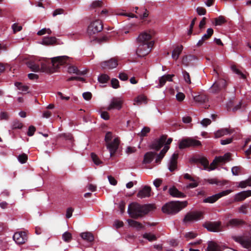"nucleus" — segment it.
<instances>
[{
	"mask_svg": "<svg viewBox=\"0 0 251 251\" xmlns=\"http://www.w3.org/2000/svg\"><path fill=\"white\" fill-rule=\"evenodd\" d=\"M197 12L199 15H204L206 13V10L202 7H198L197 8Z\"/></svg>",
	"mask_w": 251,
	"mask_h": 251,
	"instance_id": "0e129e2a",
	"label": "nucleus"
},
{
	"mask_svg": "<svg viewBox=\"0 0 251 251\" xmlns=\"http://www.w3.org/2000/svg\"><path fill=\"white\" fill-rule=\"evenodd\" d=\"M211 123V120L209 119L205 118L203 119L201 122V125L204 126L206 127L207 126L209 125Z\"/></svg>",
	"mask_w": 251,
	"mask_h": 251,
	"instance_id": "052dcab7",
	"label": "nucleus"
},
{
	"mask_svg": "<svg viewBox=\"0 0 251 251\" xmlns=\"http://www.w3.org/2000/svg\"><path fill=\"white\" fill-rule=\"evenodd\" d=\"M247 186H251V182L250 180L242 181L239 182L238 187L242 188H245Z\"/></svg>",
	"mask_w": 251,
	"mask_h": 251,
	"instance_id": "3c124183",
	"label": "nucleus"
},
{
	"mask_svg": "<svg viewBox=\"0 0 251 251\" xmlns=\"http://www.w3.org/2000/svg\"><path fill=\"white\" fill-rule=\"evenodd\" d=\"M152 35L151 33L147 32L141 33L137 38L138 44H154V41L151 39Z\"/></svg>",
	"mask_w": 251,
	"mask_h": 251,
	"instance_id": "ddd939ff",
	"label": "nucleus"
},
{
	"mask_svg": "<svg viewBox=\"0 0 251 251\" xmlns=\"http://www.w3.org/2000/svg\"><path fill=\"white\" fill-rule=\"evenodd\" d=\"M23 127V124L18 120H14L12 124V129H21Z\"/></svg>",
	"mask_w": 251,
	"mask_h": 251,
	"instance_id": "37998d69",
	"label": "nucleus"
},
{
	"mask_svg": "<svg viewBox=\"0 0 251 251\" xmlns=\"http://www.w3.org/2000/svg\"><path fill=\"white\" fill-rule=\"evenodd\" d=\"M56 39L54 37H45L41 42V44L44 45H51L55 43Z\"/></svg>",
	"mask_w": 251,
	"mask_h": 251,
	"instance_id": "c756f323",
	"label": "nucleus"
},
{
	"mask_svg": "<svg viewBox=\"0 0 251 251\" xmlns=\"http://www.w3.org/2000/svg\"><path fill=\"white\" fill-rule=\"evenodd\" d=\"M127 222L130 226L135 227L138 230L144 228V226L138 222L130 219L128 220Z\"/></svg>",
	"mask_w": 251,
	"mask_h": 251,
	"instance_id": "c9c22d12",
	"label": "nucleus"
},
{
	"mask_svg": "<svg viewBox=\"0 0 251 251\" xmlns=\"http://www.w3.org/2000/svg\"><path fill=\"white\" fill-rule=\"evenodd\" d=\"M203 218V213L199 211H190L187 213L183 219V223L185 225L198 221Z\"/></svg>",
	"mask_w": 251,
	"mask_h": 251,
	"instance_id": "39448f33",
	"label": "nucleus"
},
{
	"mask_svg": "<svg viewBox=\"0 0 251 251\" xmlns=\"http://www.w3.org/2000/svg\"><path fill=\"white\" fill-rule=\"evenodd\" d=\"M62 239L64 241L69 242L72 239V234L69 232H65L62 235Z\"/></svg>",
	"mask_w": 251,
	"mask_h": 251,
	"instance_id": "09e8293b",
	"label": "nucleus"
},
{
	"mask_svg": "<svg viewBox=\"0 0 251 251\" xmlns=\"http://www.w3.org/2000/svg\"><path fill=\"white\" fill-rule=\"evenodd\" d=\"M68 72L69 74H75L78 75L85 74V71H80L77 69V67L74 66H69L68 67Z\"/></svg>",
	"mask_w": 251,
	"mask_h": 251,
	"instance_id": "2f4dec72",
	"label": "nucleus"
},
{
	"mask_svg": "<svg viewBox=\"0 0 251 251\" xmlns=\"http://www.w3.org/2000/svg\"><path fill=\"white\" fill-rule=\"evenodd\" d=\"M201 142L191 138L185 139L181 140L179 143V148L182 149L190 146H199L201 145Z\"/></svg>",
	"mask_w": 251,
	"mask_h": 251,
	"instance_id": "9b49d317",
	"label": "nucleus"
},
{
	"mask_svg": "<svg viewBox=\"0 0 251 251\" xmlns=\"http://www.w3.org/2000/svg\"><path fill=\"white\" fill-rule=\"evenodd\" d=\"M196 161L201 163L203 166V169L210 171L215 169V167H209V162L204 157H199L196 159Z\"/></svg>",
	"mask_w": 251,
	"mask_h": 251,
	"instance_id": "412c9836",
	"label": "nucleus"
},
{
	"mask_svg": "<svg viewBox=\"0 0 251 251\" xmlns=\"http://www.w3.org/2000/svg\"><path fill=\"white\" fill-rule=\"evenodd\" d=\"M247 205L246 204L242 205L239 208V212L240 213H243V214H247Z\"/></svg>",
	"mask_w": 251,
	"mask_h": 251,
	"instance_id": "e2e57ef3",
	"label": "nucleus"
},
{
	"mask_svg": "<svg viewBox=\"0 0 251 251\" xmlns=\"http://www.w3.org/2000/svg\"><path fill=\"white\" fill-rule=\"evenodd\" d=\"M9 119V114L7 112L1 111L0 112V121H7Z\"/></svg>",
	"mask_w": 251,
	"mask_h": 251,
	"instance_id": "8fccbe9b",
	"label": "nucleus"
},
{
	"mask_svg": "<svg viewBox=\"0 0 251 251\" xmlns=\"http://www.w3.org/2000/svg\"><path fill=\"white\" fill-rule=\"evenodd\" d=\"M151 188L150 187L145 186L142 189L138 192L137 196L140 199L149 197L151 196Z\"/></svg>",
	"mask_w": 251,
	"mask_h": 251,
	"instance_id": "aec40b11",
	"label": "nucleus"
},
{
	"mask_svg": "<svg viewBox=\"0 0 251 251\" xmlns=\"http://www.w3.org/2000/svg\"><path fill=\"white\" fill-rule=\"evenodd\" d=\"M18 161L22 164L25 163L27 160V155L25 153H22L18 156Z\"/></svg>",
	"mask_w": 251,
	"mask_h": 251,
	"instance_id": "c03bdc74",
	"label": "nucleus"
},
{
	"mask_svg": "<svg viewBox=\"0 0 251 251\" xmlns=\"http://www.w3.org/2000/svg\"><path fill=\"white\" fill-rule=\"evenodd\" d=\"M15 85L19 90L24 92H27L28 89V87L27 86L23 85L20 82H17L15 83Z\"/></svg>",
	"mask_w": 251,
	"mask_h": 251,
	"instance_id": "49530a36",
	"label": "nucleus"
},
{
	"mask_svg": "<svg viewBox=\"0 0 251 251\" xmlns=\"http://www.w3.org/2000/svg\"><path fill=\"white\" fill-rule=\"evenodd\" d=\"M233 140V138H228L226 139L221 140L220 143L222 145H226L227 144H229L232 142Z\"/></svg>",
	"mask_w": 251,
	"mask_h": 251,
	"instance_id": "680f3d73",
	"label": "nucleus"
},
{
	"mask_svg": "<svg viewBox=\"0 0 251 251\" xmlns=\"http://www.w3.org/2000/svg\"><path fill=\"white\" fill-rule=\"evenodd\" d=\"M153 45L152 43L139 44L136 50V54L139 57H143L148 55L151 51Z\"/></svg>",
	"mask_w": 251,
	"mask_h": 251,
	"instance_id": "0eeeda50",
	"label": "nucleus"
},
{
	"mask_svg": "<svg viewBox=\"0 0 251 251\" xmlns=\"http://www.w3.org/2000/svg\"><path fill=\"white\" fill-rule=\"evenodd\" d=\"M166 81H167V80L165 79V75H164L162 76L159 79V83L157 87H159V88L162 87L163 86H164L165 85Z\"/></svg>",
	"mask_w": 251,
	"mask_h": 251,
	"instance_id": "5fc2aeb1",
	"label": "nucleus"
},
{
	"mask_svg": "<svg viewBox=\"0 0 251 251\" xmlns=\"http://www.w3.org/2000/svg\"><path fill=\"white\" fill-rule=\"evenodd\" d=\"M91 158L94 162V163L97 165H99L102 163V162L100 160L98 156L95 154L94 153H91Z\"/></svg>",
	"mask_w": 251,
	"mask_h": 251,
	"instance_id": "de8ad7c7",
	"label": "nucleus"
},
{
	"mask_svg": "<svg viewBox=\"0 0 251 251\" xmlns=\"http://www.w3.org/2000/svg\"><path fill=\"white\" fill-rule=\"evenodd\" d=\"M177 157L178 154L174 153L169 160L168 163V168L171 172L174 171L176 167Z\"/></svg>",
	"mask_w": 251,
	"mask_h": 251,
	"instance_id": "4be33fe9",
	"label": "nucleus"
},
{
	"mask_svg": "<svg viewBox=\"0 0 251 251\" xmlns=\"http://www.w3.org/2000/svg\"><path fill=\"white\" fill-rule=\"evenodd\" d=\"M144 239L148 240L150 242L155 241L157 239L156 236L151 233H145L142 235Z\"/></svg>",
	"mask_w": 251,
	"mask_h": 251,
	"instance_id": "58836bf2",
	"label": "nucleus"
},
{
	"mask_svg": "<svg viewBox=\"0 0 251 251\" xmlns=\"http://www.w3.org/2000/svg\"><path fill=\"white\" fill-rule=\"evenodd\" d=\"M172 141V139L170 138L168 139L166 142H165V144H164L165 146H164V148L160 151V153L157 155V158H156V162L157 163L159 162L160 161V160L163 158L165 154L167 152V151H168V150L169 149V147L168 145L170 144H171Z\"/></svg>",
	"mask_w": 251,
	"mask_h": 251,
	"instance_id": "a211bd4d",
	"label": "nucleus"
},
{
	"mask_svg": "<svg viewBox=\"0 0 251 251\" xmlns=\"http://www.w3.org/2000/svg\"><path fill=\"white\" fill-rule=\"evenodd\" d=\"M83 98L87 100H90L92 98V94L89 92H84L82 94Z\"/></svg>",
	"mask_w": 251,
	"mask_h": 251,
	"instance_id": "69168bd1",
	"label": "nucleus"
},
{
	"mask_svg": "<svg viewBox=\"0 0 251 251\" xmlns=\"http://www.w3.org/2000/svg\"><path fill=\"white\" fill-rule=\"evenodd\" d=\"M12 28L13 30V32L16 33V32L20 31L22 30V27L21 25H19L17 24L14 23L12 25Z\"/></svg>",
	"mask_w": 251,
	"mask_h": 251,
	"instance_id": "13d9d810",
	"label": "nucleus"
},
{
	"mask_svg": "<svg viewBox=\"0 0 251 251\" xmlns=\"http://www.w3.org/2000/svg\"><path fill=\"white\" fill-rule=\"evenodd\" d=\"M182 74L185 83L187 84H190L191 81L189 74L185 70H182Z\"/></svg>",
	"mask_w": 251,
	"mask_h": 251,
	"instance_id": "a19ab883",
	"label": "nucleus"
},
{
	"mask_svg": "<svg viewBox=\"0 0 251 251\" xmlns=\"http://www.w3.org/2000/svg\"><path fill=\"white\" fill-rule=\"evenodd\" d=\"M244 222L243 220L238 219H232L230 220L226 224L227 226L231 227H238L244 224Z\"/></svg>",
	"mask_w": 251,
	"mask_h": 251,
	"instance_id": "a878e982",
	"label": "nucleus"
},
{
	"mask_svg": "<svg viewBox=\"0 0 251 251\" xmlns=\"http://www.w3.org/2000/svg\"><path fill=\"white\" fill-rule=\"evenodd\" d=\"M226 22L225 18L220 16L219 17L215 19V25H220Z\"/></svg>",
	"mask_w": 251,
	"mask_h": 251,
	"instance_id": "a18cd8bd",
	"label": "nucleus"
},
{
	"mask_svg": "<svg viewBox=\"0 0 251 251\" xmlns=\"http://www.w3.org/2000/svg\"><path fill=\"white\" fill-rule=\"evenodd\" d=\"M231 192V190H226L214 195L212 196L208 197L204 199L203 201V202L205 203H212L217 201L219 199L222 197L226 196Z\"/></svg>",
	"mask_w": 251,
	"mask_h": 251,
	"instance_id": "9d476101",
	"label": "nucleus"
},
{
	"mask_svg": "<svg viewBox=\"0 0 251 251\" xmlns=\"http://www.w3.org/2000/svg\"><path fill=\"white\" fill-rule=\"evenodd\" d=\"M213 33V29L211 28H209L207 29L206 33L204 34L201 39L198 41L197 44L198 47H200L203 45L204 41L209 39Z\"/></svg>",
	"mask_w": 251,
	"mask_h": 251,
	"instance_id": "5701e85b",
	"label": "nucleus"
},
{
	"mask_svg": "<svg viewBox=\"0 0 251 251\" xmlns=\"http://www.w3.org/2000/svg\"><path fill=\"white\" fill-rule=\"evenodd\" d=\"M194 100L199 103L206 102L208 100L207 97L206 95L201 93L196 96H193Z\"/></svg>",
	"mask_w": 251,
	"mask_h": 251,
	"instance_id": "bb28decb",
	"label": "nucleus"
},
{
	"mask_svg": "<svg viewBox=\"0 0 251 251\" xmlns=\"http://www.w3.org/2000/svg\"><path fill=\"white\" fill-rule=\"evenodd\" d=\"M80 235L83 240L89 242H93L94 239L93 235L89 232H82Z\"/></svg>",
	"mask_w": 251,
	"mask_h": 251,
	"instance_id": "72a5a7b5",
	"label": "nucleus"
},
{
	"mask_svg": "<svg viewBox=\"0 0 251 251\" xmlns=\"http://www.w3.org/2000/svg\"><path fill=\"white\" fill-rule=\"evenodd\" d=\"M150 131V128L149 127H144L141 131L139 135L140 136H145Z\"/></svg>",
	"mask_w": 251,
	"mask_h": 251,
	"instance_id": "4d7b16f0",
	"label": "nucleus"
},
{
	"mask_svg": "<svg viewBox=\"0 0 251 251\" xmlns=\"http://www.w3.org/2000/svg\"><path fill=\"white\" fill-rule=\"evenodd\" d=\"M250 196H251V190L244 191L236 194L234 200L236 201H242Z\"/></svg>",
	"mask_w": 251,
	"mask_h": 251,
	"instance_id": "6ab92c4d",
	"label": "nucleus"
},
{
	"mask_svg": "<svg viewBox=\"0 0 251 251\" xmlns=\"http://www.w3.org/2000/svg\"><path fill=\"white\" fill-rule=\"evenodd\" d=\"M103 4L101 0H96L93 1L90 5V8L92 9H97L102 6Z\"/></svg>",
	"mask_w": 251,
	"mask_h": 251,
	"instance_id": "79ce46f5",
	"label": "nucleus"
},
{
	"mask_svg": "<svg viewBox=\"0 0 251 251\" xmlns=\"http://www.w3.org/2000/svg\"><path fill=\"white\" fill-rule=\"evenodd\" d=\"M187 202L184 201H171L166 203L162 207L163 213L167 214L175 215L186 206Z\"/></svg>",
	"mask_w": 251,
	"mask_h": 251,
	"instance_id": "7ed1b4c3",
	"label": "nucleus"
},
{
	"mask_svg": "<svg viewBox=\"0 0 251 251\" xmlns=\"http://www.w3.org/2000/svg\"><path fill=\"white\" fill-rule=\"evenodd\" d=\"M166 140V136L162 135L158 139L153 142L151 144V148L155 150H159L164 144Z\"/></svg>",
	"mask_w": 251,
	"mask_h": 251,
	"instance_id": "dca6fc26",
	"label": "nucleus"
},
{
	"mask_svg": "<svg viewBox=\"0 0 251 251\" xmlns=\"http://www.w3.org/2000/svg\"><path fill=\"white\" fill-rule=\"evenodd\" d=\"M231 69L233 73L238 75L240 78L243 79H245L246 78V75L238 69L235 65H232L231 66Z\"/></svg>",
	"mask_w": 251,
	"mask_h": 251,
	"instance_id": "4c0bfd02",
	"label": "nucleus"
},
{
	"mask_svg": "<svg viewBox=\"0 0 251 251\" xmlns=\"http://www.w3.org/2000/svg\"><path fill=\"white\" fill-rule=\"evenodd\" d=\"M182 50L183 46L182 45L176 46L172 51V58L175 60H177V59L179 58V55L182 51Z\"/></svg>",
	"mask_w": 251,
	"mask_h": 251,
	"instance_id": "cd10ccee",
	"label": "nucleus"
},
{
	"mask_svg": "<svg viewBox=\"0 0 251 251\" xmlns=\"http://www.w3.org/2000/svg\"><path fill=\"white\" fill-rule=\"evenodd\" d=\"M13 239L17 244H23L27 241V237L25 231H20L15 233Z\"/></svg>",
	"mask_w": 251,
	"mask_h": 251,
	"instance_id": "2eb2a0df",
	"label": "nucleus"
},
{
	"mask_svg": "<svg viewBox=\"0 0 251 251\" xmlns=\"http://www.w3.org/2000/svg\"><path fill=\"white\" fill-rule=\"evenodd\" d=\"M232 238L235 242L239 243L243 248L249 250H251V237L234 235L232 236Z\"/></svg>",
	"mask_w": 251,
	"mask_h": 251,
	"instance_id": "6e6552de",
	"label": "nucleus"
},
{
	"mask_svg": "<svg viewBox=\"0 0 251 251\" xmlns=\"http://www.w3.org/2000/svg\"><path fill=\"white\" fill-rule=\"evenodd\" d=\"M103 25L100 21L97 20L92 22L87 28V32L89 35H94L102 30Z\"/></svg>",
	"mask_w": 251,
	"mask_h": 251,
	"instance_id": "423d86ee",
	"label": "nucleus"
},
{
	"mask_svg": "<svg viewBox=\"0 0 251 251\" xmlns=\"http://www.w3.org/2000/svg\"><path fill=\"white\" fill-rule=\"evenodd\" d=\"M195 60H197V57L194 55L184 56L182 59V63L185 66H188L190 61Z\"/></svg>",
	"mask_w": 251,
	"mask_h": 251,
	"instance_id": "f704fd0d",
	"label": "nucleus"
},
{
	"mask_svg": "<svg viewBox=\"0 0 251 251\" xmlns=\"http://www.w3.org/2000/svg\"><path fill=\"white\" fill-rule=\"evenodd\" d=\"M142 10V8L139 9L138 7H135V12L139 16V18L141 19H144L147 18L149 16V11L146 8L143 9V11L144 12L143 14H141L140 13V11Z\"/></svg>",
	"mask_w": 251,
	"mask_h": 251,
	"instance_id": "7c9ffc66",
	"label": "nucleus"
},
{
	"mask_svg": "<svg viewBox=\"0 0 251 251\" xmlns=\"http://www.w3.org/2000/svg\"><path fill=\"white\" fill-rule=\"evenodd\" d=\"M118 65L117 61L114 58L104 61L101 63V67L104 69H112Z\"/></svg>",
	"mask_w": 251,
	"mask_h": 251,
	"instance_id": "f3484780",
	"label": "nucleus"
},
{
	"mask_svg": "<svg viewBox=\"0 0 251 251\" xmlns=\"http://www.w3.org/2000/svg\"><path fill=\"white\" fill-rule=\"evenodd\" d=\"M36 128L35 127L33 126H30L28 127V131L27 133V134L29 136H32L33 135L35 131Z\"/></svg>",
	"mask_w": 251,
	"mask_h": 251,
	"instance_id": "bf43d9fd",
	"label": "nucleus"
},
{
	"mask_svg": "<svg viewBox=\"0 0 251 251\" xmlns=\"http://www.w3.org/2000/svg\"><path fill=\"white\" fill-rule=\"evenodd\" d=\"M111 86L114 89H117L120 87L119 80L116 78L111 79Z\"/></svg>",
	"mask_w": 251,
	"mask_h": 251,
	"instance_id": "603ef678",
	"label": "nucleus"
},
{
	"mask_svg": "<svg viewBox=\"0 0 251 251\" xmlns=\"http://www.w3.org/2000/svg\"><path fill=\"white\" fill-rule=\"evenodd\" d=\"M153 208L151 204L141 205L138 203H132L129 205L127 212L130 216L137 219L148 213Z\"/></svg>",
	"mask_w": 251,
	"mask_h": 251,
	"instance_id": "f03ea898",
	"label": "nucleus"
},
{
	"mask_svg": "<svg viewBox=\"0 0 251 251\" xmlns=\"http://www.w3.org/2000/svg\"><path fill=\"white\" fill-rule=\"evenodd\" d=\"M185 98V95L183 93L179 92L176 95V99L179 101H182Z\"/></svg>",
	"mask_w": 251,
	"mask_h": 251,
	"instance_id": "774afa93",
	"label": "nucleus"
},
{
	"mask_svg": "<svg viewBox=\"0 0 251 251\" xmlns=\"http://www.w3.org/2000/svg\"><path fill=\"white\" fill-rule=\"evenodd\" d=\"M100 117L102 119L107 120L109 119L108 113L106 111H102L100 112Z\"/></svg>",
	"mask_w": 251,
	"mask_h": 251,
	"instance_id": "338daca9",
	"label": "nucleus"
},
{
	"mask_svg": "<svg viewBox=\"0 0 251 251\" xmlns=\"http://www.w3.org/2000/svg\"><path fill=\"white\" fill-rule=\"evenodd\" d=\"M38 60L40 70L43 72H47L51 67L54 69H57L59 66L65 64H70L71 59L67 56H59L52 58L51 61L45 58L39 59Z\"/></svg>",
	"mask_w": 251,
	"mask_h": 251,
	"instance_id": "f257e3e1",
	"label": "nucleus"
},
{
	"mask_svg": "<svg viewBox=\"0 0 251 251\" xmlns=\"http://www.w3.org/2000/svg\"><path fill=\"white\" fill-rule=\"evenodd\" d=\"M123 103V100L121 98L118 97L113 98L110 100L108 106L107 107V110H120L122 108Z\"/></svg>",
	"mask_w": 251,
	"mask_h": 251,
	"instance_id": "4468645a",
	"label": "nucleus"
},
{
	"mask_svg": "<svg viewBox=\"0 0 251 251\" xmlns=\"http://www.w3.org/2000/svg\"><path fill=\"white\" fill-rule=\"evenodd\" d=\"M203 226L211 232H218L222 229L221 222L219 221L206 222Z\"/></svg>",
	"mask_w": 251,
	"mask_h": 251,
	"instance_id": "f8f14e48",
	"label": "nucleus"
},
{
	"mask_svg": "<svg viewBox=\"0 0 251 251\" xmlns=\"http://www.w3.org/2000/svg\"><path fill=\"white\" fill-rule=\"evenodd\" d=\"M233 132L232 130L227 128L220 129L214 132V137L218 138L224 135L231 134Z\"/></svg>",
	"mask_w": 251,
	"mask_h": 251,
	"instance_id": "b1692460",
	"label": "nucleus"
},
{
	"mask_svg": "<svg viewBox=\"0 0 251 251\" xmlns=\"http://www.w3.org/2000/svg\"><path fill=\"white\" fill-rule=\"evenodd\" d=\"M135 101L138 104H141L143 102H145L146 101V98L144 96H140L136 98L135 100Z\"/></svg>",
	"mask_w": 251,
	"mask_h": 251,
	"instance_id": "6e6d98bb",
	"label": "nucleus"
},
{
	"mask_svg": "<svg viewBox=\"0 0 251 251\" xmlns=\"http://www.w3.org/2000/svg\"><path fill=\"white\" fill-rule=\"evenodd\" d=\"M206 251H222L221 248L216 243L213 242H210Z\"/></svg>",
	"mask_w": 251,
	"mask_h": 251,
	"instance_id": "473e14b6",
	"label": "nucleus"
},
{
	"mask_svg": "<svg viewBox=\"0 0 251 251\" xmlns=\"http://www.w3.org/2000/svg\"><path fill=\"white\" fill-rule=\"evenodd\" d=\"M28 66L33 71L38 72L41 71L38 59L29 62L28 63Z\"/></svg>",
	"mask_w": 251,
	"mask_h": 251,
	"instance_id": "c85d7f7f",
	"label": "nucleus"
},
{
	"mask_svg": "<svg viewBox=\"0 0 251 251\" xmlns=\"http://www.w3.org/2000/svg\"><path fill=\"white\" fill-rule=\"evenodd\" d=\"M109 78V76L104 74H101L99 76L98 78L99 82L101 84L107 83Z\"/></svg>",
	"mask_w": 251,
	"mask_h": 251,
	"instance_id": "ea45409f",
	"label": "nucleus"
},
{
	"mask_svg": "<svg viewBox=\"0 0 251 251\" xmlns=\"http://www.w3.org/2000/svg\"><path fill=\"white\" fill-rule=\"evenodd\" d=\"M197 236V234L192 231L187 232L185 235V237L188 240L193 239Z\"/></svg>",
	"mask_w": 251,
	"mask_h": 251,
	"instance_id": "864d4df0",
	"label": "nucleus"
},
{
	"mask_svg": "<svg viewBox=\"0 0 251 251\" xmlns=\"http://www.w3.org/2000/svg\"><path fill=\"white\" fill-rule=\"evenodd\" d=\"M113 135L112 132H107L105 136L104 140L106 142V145L107 149L110 152V156L113 155L118 149L119 145V140L118 138H115L113 140Z\"/></svg>",
	"mask_w": 251,
	"mask_h": 251,
	"instance_id": "20e7f679",
	"label": "nucleus"
},
{
	"mask_svg": "<svg viewBox=\"0 0 251 251\" xmlns=\"http://www.w3.org/2000/svg\"><path fill=\"white\" fill-rule=\"evenodd\" d=\"M226 85V81L223 79H220L215 81L209 88V92L212 94H216L225 89Z\"/></svg>",
	"mask_w": 251,
	"mask_h": 251,
	"instance_id": "1a4fd4ad",
	"label": "nucleus"
},
{
	"mask_svg": "<svg viewBox=\"0 0 251 251\" xmlns=\"http://www.w3.org/2000/svg\"><path fill=\"white\" fill-rule=\"evenodd\" d=\"M155 153L153 152H149L144 155V162L145 163H151L153 159Z\"/></svg>",
	"mask_w": 251,
	"mask_h": 251,
	"instance_id": "e433bc0d",
	"label": "nucleus"
},
{
	"mask_svg": "<svg viewBox=\"0 0 251 251\" xmlns=\"http://www.w3.org/2000/svg\"><path fill=\"white\" fill-rule=\"evenodd\" d=\"M169 194L176 198H184L185 195L182 192L179 191L178 189L175 186L171 187L169 189Z\"/></svg>",
	"mask_w": 251,
	"mask_h": 251,
	"instance_id": "393cba45",
	"label": "nucleus"
}]
</instances>
